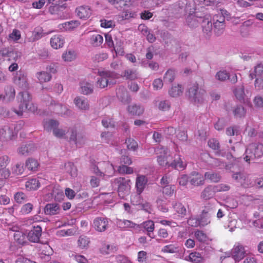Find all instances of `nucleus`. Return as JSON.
I'll use <instances>...</instances> for the list:
<instances>
[{
    "label": "nucleus",
    "instance_id": "obj_1",
    "mask_svg": "<svg viewBox=\"0 0 263 263\" xmlns=\"http://www.w3.org/2000/svg\"><path fill=\"white\" fill-rule=\"evenodd\" d=\"M186 95L191 102L195 104H200L205 101L206 92L203 87L195 82L189 86Z\"/></svg>",
    "mask_w": 263,
    "mask_h": 263
},
{
    "label": "nucleus",
    "instance_id": "obj_2",
    "mask_svg": "<svg viewBox=\"0 0 263 263\" xmlns=\"http://www.w3.org/2000/svg\"><path fill=\"white\" fill-rule=\"evenodd\" d=\"M19 100V110L16 111L18 115H22L23 112L29 111L34 112L37 109V107L31 101V97L26 90L20 92L18 95Z\"/></svg>",
    "mask_w": 263,
    "mask_h": 263
},
{
    "label": "nucleus",
    "instance_id": "obj_3",
    "mask_svg": "<svg viewBox=\"0 0 263 263\" xmlns=\"http://www.w3.org/2000/svg\"><path fill=\"white\" fill-rule=\"evenodd\" d=\"M263 74V65L258 64L249 72V78L252 80L255 79L254 87L257 90H260L263 89V78L261 76Z\"/></svg>",
    "mask_w": 263,
    "mask_h": 263
},
{
    "label": "nucleus",
    "instance_id": "obj_4",
    "mask_svg": "<svg viewBox=\"0 0 263 263\" xmlns=\"http://www.w3.org/2000/svg\"><path fill=\"white\" fill-rule=\"evenodd\" d=\"M263 155V145L260 143H252L246 150L245 160L247 162L255 158H260Z\"/></svg>",
    "mask_w": 263,
    "mask_h": 263
},
{
    "label": "nucleus",
    "instance_id": "obj_5",
    "mask_svg": "<svg viewBox=\"0 0 263 263\" xmlns=\"http://www.w3.org/2000/svg\"><path fill=\"white\" fill-rule=\"evenodd\" d=\"M99 77L96 82L97 87L103 89L108 85H114L115 82L113 81L116 78V74L110 71H102L99 72Z\"/></svg>",
    "mask_w": 263,
    "mask_h": 263
},
{
    "label": "nucleus",
    "instance_id": "obj_6",
    "mask_svg": "<svg viewBox=\"0 0 263 263\" xmlns=\"http://www.w3.org/2000/svg\"><path fill=\"white\" fill-rule=\"evenodd\" d=\"M214 209L212 205L208 203L205 205L199 218L200 226L204 227L210 223L211 217L214 214Z\"/></svg>",
    "mask_w": 263,
    "mask_h": 263
},
{
    "label": "nucleus",
    "instance_id": "obj_7",
    "mask_svg": "<svg viewBox=\"0 0 263 263\" xmlns=\"http://www.w3.org/2000/svg\"><path fill=\"white\" fill-rule=\"evenodd\" d=\"M155 152L157 154L160 155L158 156L157 161L159 164L163 167L167 165L170 166V154L167 148L165 147H158Z\"/></svg>",
    "mask_w": 263,
    "mask_h": 263
},
{
    "label": "nucleus",
    "instance_id": "obj_8",
    "mask_svg": "<svg viewBox=\"0 0 263 263\" xmlns=\"http://www.w3.org/2000/svg\"><path fill=\"white\" fill-rule=\"evenodd\" d=\"M13 82L16 86L24 91L29 88L27 74L22 71L17 72L13 78Z\"/></svg>",
    "mask_w": 263,
    "mask_h": 263
},
{
    "label": "nucleus",
    "instance_id": "obj_9",
    "mask_svg": "<svg viewBox=\"0 0 263 263\" xmlns=\"http://www.w3.org/2000/svg\"><path fill=\"white\" fill-rule=\"evenodd\" d=\"M112 186H118L119 193L128 191L130 187L129 179H126L123 177H119L111 181Z\"/></svg>",
    "mask_w": 263,
    "mask_h": 263
},
{
    "label": "nucleus",
    "instance_id": "obj_10",
    "mask_svg": "<svg viewBox=\"0 0 263 263\" xmlns=\"http://www.w3.org/2000/svg\"><path fill=\"white\" fill-rule=\"evenodd\" d=\"M246 251L244 247L240 245L234 246L232 250V258H225V261L233 260V259L236 261H239L241 260L245 255Z\"/></svg>",
    "mask_w": 263,
    "mask_h": 263
},
{
    "label": "nucleus",
    "instance_id": "obj_11",
    "mask_svg": "<svg viewBox=\"0 0 263 263\" xmlns=\"http://www.w3.org/2000/svg\"><path fill=\"white\" fill-rule=\"evenodd\" d=\"M10 158L8 156L5 155L0 157V177L4 178H8L10 172L6 168L10 162Z\"/></svg>",
    "mask_w": 263,
    "mask_h": 263
},
{
    "label": "nucleus",
    "instance_id": "obj_12",
    "mask_svg": "<svg viewBox=\"0 0 263 263\" xmlns=\"http://www.w3.org/2000/svg\"><path fill=\"white\" fill-rule=\"evenodd\" d=\"M201 24L204 36L206 37H210L212 35L213 28L212 27V23L210 20V15H204Z\"/></svg>",
    "mask_w": 263,
    "mask_h": 263
},
{
    "label": "nucleus",
    "instance_id": "obj_13",
    "mask_svg": "<svg viewBox=\"0 0 263 263\" xmlns=\"http://www.w3.org/2000/svg\"><path fill=\"white\" fill-rule=\"evenodd\" d=\"M108 219L103 217L96 218L93 222L95 230L100 232L105 231L108 228Z\"/></svg>",
    "mask_w": 263,
    "mask_h": 263
},
{
    "label": "nucleus",
    "instance_id": "obj_14",
    "mask_svg": "<svg viewBox=\"0 0 263 263\" xmlns=\"http://www.w3.org/2000/svg\"><path fill=\"white\" fill-rule=\"evenodd\" d=\"M42 234V228L40 226L33 227L27 235V238L30 241L38 242Z\"/></svg>",
    "mask_w": 263,
    "mask_h": 263
},
{
    "label": "nucleus",
    "instance_id": "obj_15",
    "mask_svg": "<svg viewBox=\"0 0 263 263\" xmlns=\"http://www.w3.org/2000/svg\"><path fill=\"white\" fill-rule=\"evenodd\" d=\"M225 18L220 16L219 20H216L213 23V31L217 35L222 34L225 28Z\"/></svg>",
    "mask_w": 263,
    "mask_h": 263
},
{
    "label": "nucleus",
    "instance_id": "obj_16",
    "mask_svg": "<svg viewBox=\"0 0 263 263\" xmlns=\"http://www.w3.org/2000/svg\"><path fill=\"white\" fill-rule=\"evenodd\" d=\"M73 103L80 110L86 111L89 109V103L86 98L80 96L76 97L73 100Z\"/></svg>",
    "mask_w": 263,
    "mask_h": 263
},
{
    "label": "nucleus",
    "instance_id": "obj_17",
    "mask_svg": "<svg viewBox=\"0 0 263 263\" xmlns=\"http://www.w3.org/2000/svg\"><path fill=\"white\" fill-rule=\"evenodd\" d=\"M61 211L60 206L56 203H48L44 208V213L47 215L59 214Z\"/></svg>",
    "mask_w": 263,
    "mask_h": 263
},
{
    "label": "nucleus",
    "instance_id": "obj_18",
    "mask_svg": "<svg viewBox=\"0 0 263 263\" xmlns=\"http://www.w3.org/2000/svg\"><path fill=\"white\" fill-rule=\"evenodd\" d=\"M147 183V178L144 175H138L136 180L137 193L141 194Z\"/></svg>",
    "mask_w": 263,
    "mask_h": 263
},
{
    "label": "nucleus",
    "instance_id": "obj_19",
    "mask_svg": "<svg viewBox=\"0 0 263 263\" xmlns=\"http://www.w3.org/2000/svg\"><path fill=\"white\" fill-rule=\"evenodd\" d=\"M77 15L81 19H86L91 14V10L89 7L82 6L77 8L76 10Z\"/></svg>",
    "mask_w": 263,
    "mask_h": 263
},
{
    "label": "nucleus",
    "instance_id": "obj_20",
    "mask_svg": "<svg viewBox=\"0 0 263 263\" xmlns=\"http://www.w3.org/2000/svg\"><path fill=\"white\" fill-rule=\"evenodd\" d=\"M94 85L93 83L88 82H82L80 84V91L84 95H89L93 92Z\"/></svg>",
    "mask_w": 263,
    "mask_h": 263
},
{
    "label": "nucleus",
    "instance_id": "obj_21",
    "mask_svg": "<svg viewBox=\"0 0 263 263\" xmlns=\"http://www.w3.org/2000/svg\"><path fill=\"white\" fill-rule=\"evenodd\" d=\"M35 148L34 144H23L18 148L17 153L21 155L27 156L34 151Z\"/></svg>",
    "mask_w": 263,
    "mask_h": 263
},
{
    "label": "nucleus",
    "instance_id": "obj_22",
    "mask_svg": "<svg viewBox=\"0 0 263 263\" xmlns=\"http://www.w3.org/2000/svg\"><path fill=\"white\" fill-rule=\"evenodd\" d=\"M116 94L118 98L123 103H128L130 101V98L128 96L126 88L120 86L116 90Z\"/></svg>",
    "mask_w": 263,
    "mask_h": 263
},
{
    "label": "nucleus",
    "instance_id": "obj_23",
    "mask_svg": "<svg viewBox=\"0 0 263 263\" xmlns=\"http://www.w3.org/2000/svg\"><path fill=\"white\" fill-rule=\"evenodd\" d=\"M217 192L215 185H209L207 186L202 192L201 198L208 200L214 197L215 194Z\"/></svg>",
    "mask_w": 263,
    "mask_h": 263
},
{
    "label": "nucleus",
    "instance_id": "obj_24",
    "mask_svg": "<svg viewBox=\"0 0 263 263\" xmlns=\"http://www.w3.org/2000/svg\"><path fill=\"white\" fill-rule=\"evenodd\" d=\"M185 259L192 263H203L204 262V258L199 253L197 252L191 253L188 256L185 257Z\"/></svg>",
    "mask_w": 263,
    "mask_h": 263
},
{
    "label": "nucleus",
    "instance_id": "obj_25",
    "mask_svg": "<svg viewBox=\"0 0 263 263\" xmlns=\"http://www.w3.org/2000/svg\"><path fill=\"white\" fill-rule=\"evenodd\" d=\"M122 76L126 80H135L139 78V74L136 69L127 68L122 72Z\"/></svg>",
    "mask_w": 263,
    "mask_h": 263
},
{
    "label": "nucleus",
    "instance_id": "obj_26",
    "mask_svg": "<svg viewBox=\"0 0 263 263\" xmlns=\"http://www.w3.org/2000/svg\"><path fill=\"white\" fill-rule=\"evenodd\" d=\"M203 17L204 16L190 15L186 18V22L191 27H196L199 23H201Z\"/></svg>",
    "mask_w": 263,
    "mask_h": 263
},
{
    "label": "nucleus",
    "instance_id": "obj_27",
    "mask_svg": "<svg viewBox=\"0 0 263 263\" xmlns=\"http://www.w3.org/2000/svg\"><path fill=\"white\" fill-rule=\"evenodd\" d=\"M209 146L214 150H216V154L218 156H224L225 149H219L220 145L218 141L215 139H212L208 141Z\"/></svg>",
    "mask_w": 263,
    "mask_h": 263
},
{
    "label": "nucleus",
    "instance_id": "obj_28",
    "mask_svg": "<svg viewBox=\"0 0 263 263\" xmlns=\"http://www.w3.org/2000/svg\"><path fill=\"white\" fill-rule=\"evenodd\" d=\"M192 175L193 177L190 180L192 185L199 186L204 183V179L201 174L197 172H193Z\"/></svg>",
    "mask_w": 263,
    "mask_h": 263
},
{
    "label": "nucleus",
    "instance_id": "obj_29",
    "mask_svg": "<svg viewBox=\"0 0 263 263\" xmlns=\"http://www.w3.org/2000/svg\"><path fill=\"white\" fill-rule=\"evenodd\" d=\"M64 43V38L60 35H55L51 38V46L54 49H58L63 47Z\"/></svg>",
    "mask_w": 263,
    "mask_h": 263
},
{
    "label": "nucleus",
    "instance_id": "obj_30",
    "mask_svg": "<svg viewBox=\"0 0 263 263\" xmlns=\"http://www.w3.org/2000/svg\"><path fill=\"white\" fill-rule=\"evenodd\" d=\"M59 122L53 119H48L44 121V129L48 132L52 130L53 132L59 126Z\"/></svg>",
    "mask_w": 263,
    "mask_h": 263
},
{
    "label": "nucleus",
    "instance_id": "obj_31",
    "mask_svg": "<svg viewBox=\"0 0 263 263\" xmlns=\"http://www.w3.org/2000/svg\"><path fill=\"white\" fill-rule=\"evenodd\" d=\"M50 107L53 111L60 115H64L66 113L67 109L66 107L62 104L57 103L54 101H52L50 103Z\"/></svg>",
    "mask_w": 263,
    "mask_h": 263
},
{
    "label": "nucleus",
    "instance_id": "obj_32",
    "mask_svg": "<svg viewBox=\"0 0 263 263\" xmlns=\"http://www.w3.org/2000/svg\"><path fill=\"white\" fill-rule=\"evenodd\" d=\"M80 25L78 21H71L59 25L60 29L63 28L65 30H72Z\"/></svg>",
    "mask_w": 263,
    "mask_h": 263
},
{
    "label": "nucleus",
    "instance_id": "obj_33",
    "mask_svg": "<svg viewBox=\"0 0 263 263\" xmlns=\"http://www.w3.org/2000/svg\"><path fill=\"white\" fill-rule=\"evenodd\" d=\"M232 110L234 117L236 118H243L246 114V109L244 107L241 105L234 106Z\"/></svg>",
    "mask_w": 263,
    "mask_h": 263
},
{
    "label": "nucleus",
    "instance_id": "obj_34",
    "mask_svg": "<svg viewBox=\"0 0 263 263\" xmlns=\"http://www.w3.org/2000/svg\"><path fill=\"white\" fill-rule=\"evenodd\" d=\"M40 186V182L37 179H31L26 182L25 186L28 191L36 190Z\"/></svg>",
    "mask_w": 263,
    "mask_h": 263
},
{
    "label": "nucleus",
    "instance_id": "obj_35",
    "mask_svg": "<svg viewBox=\"0 0 263 263\" xmlns=\"http://www.w3.org/2000/svg\"><path fill=\"white\" fill-rule=\"evenodd\" d=\"M183 87L181 85L173 86L168 91L169 95L172 97H177L182 94Z\"/></svg>",
    "mask_w": 263,
    "mask_h": 263
},
{
    "label": "nucleus",
    "instance_id": "obj_36",
    "mask_svg": "<svg viewBox=\"0 0 263 263\" xmlns=\"http://www.w3.org/2000/svg\"><path fill=\"white\" fill-rule=\"evenodd\" d=\"M64 169L66 172L68 173L71 177H75L77 175V169L72 162H68L64 165Z\"/></svg>",
    "mask_w": 263,
    "mask_h": 263
},
{
    "label": "nucleus",
    "instance_id": "obj_37",
    "mask_svg": "<svg viewBox=\"0 0 263 263\" xmlns=\"http://www.w3.org/2000/svg\"><path fill=\"white\" fill-rule=\"evenodd\" d=\"M142 226L147 231L148 236L152 238H154L155 237L152 235L155 229L154 222L152 220H147L142 223Z\"/></svg>",
    "mask_w": 263,
    "mask_h": 263
},
{
    "label": "nucleus",
    "instance_id": "obj_38",
    "mask_svg": "<svg viewBox=\"0 0 263 263\" xmlns=\"http://www.w3.org/2000/svg\"><path fill=\"white\" fill-rule=\"evenodd\" d=\"M204 178L205 179L210 180L213 182H218L221 179L220 175L215 172H207L204 174Z\"/></svg>",
    "mask_w": 263,
    "mask_h": 263
},
{
    "label": "nucleus",
    "instance_id": "obj_39",
    "mask_svg": "<svg viewBox=\"0 0 263 263\" xmlns=\"http://www.w3.org/2000/svg\"><path fill=\"white\" fill-rule=\"evenodd\" d=\"M36 77L41 83L49 82L51 79V74L46 71L38 72Z\"/></svg>",
    "mask_w": 263,
    "mask_h": 263
},
{
    "label": "nucleus",
    "instance_id": "obj_40",
    "mask_svg": "<svg viewBox=\"0 0 263 263\" xmlns=\"http://www.w3.org/2000/svg\"><path fill=\"white\" fill-rule=\"evenodd\" d=\"M102 164H103L106 167L104 173L103 174V176L104 177L105 176H107L108 177L112 176L115 172V168L112 164L108 162H104Z\"/></svg>",
    "mask_w": 263,
    "mask_h": 263
},
{
    "label": "nucleus",
    "instance_id": "obj_41",
    "mask_svg": "<svg viewBox=\"0 0 263 263\" xmlns=\"http://www.w3.org/2000/svg\"><path fill=\"white\" fill-rule=\"evenodd\" d=\"M5 91L6 95L3 98L6 99L8 101L13 100L15 96L14 88L11 86H7L5 88Z\"/></svg>",
    "mask_w": 263,
    "mask_h": 263
},
{
    "label": "nucleus",
    "instance_id": "obj_42",
    "mask_svg": "<svg viewBox=\"0 0 263 263\" xmlns=\"http://www.w3.org/2000/svg\"><path fill=\"white\" fill-rule=\"evenodd\" d=\"M90 43L93 46H100L103 41V36L99 34L95 33L90 37Z\"/></svg>",
    "mask_w": 263,
    "mask_h": 263
},
{
    "label": "nucleus",
    "instance_id": "obj_43",
    "mask_svg": "<svg viewBox=\"0 0 263 263\" xmlns=\"http://www.w3.org/2000/svg\"><path fill=\"white\" fill-rule=\"evenodd\" d=\"M170 166L177 170L183 169L185 165L179 156H177L173 162H171Z\"/></svg>",
    "mask_w": 263,
    "mask_h": 263
},
{
    "label": "nucleus",
    "instance_id": "obj_44",
    "mask_svg": "<svg viewBox=\"0 0 263 263\" xmlns=\"http://www.w3.org/2000/svg\"><path fill=\"white\" fill-rule=\"evenodd\" d=\"M175 71L172 69H168L165 73L163 77V81L166 83H171L175 78Z\"/></svg>",
    "mask_w": 263,
    "mask_h": 263
},
{
    "label": "nucleus",
    "instance_id": "obj_45",
    "mask_svg": "<svg viewBox=\"0 0 263 263\" xmlns=\"http://www.w3.org/2000/svg\"><path fill=\"white\" fill-rule=\"evenodd\" d=\"M38 166V162L34 159L29 158L26 162V167L30 171H35Z\"/></svg>",
    "mask_w": 263,
    "mask_h": 263
},
{
    "label": "nucleus",
    "instance_id": "obj_46",
    "mask_svg": "<svg viewBox=\"0 0 263 263\" xmlns=\"http://www.w3.org/2000/svg\"><path fill=\"white\" fill-rule=\"evenodd\" d=\"M117 250L116 247L106 244L103 245L100 249L101 252L104 254H109L116 252Z\"/></svg>",
    "mask_w": 263,
    "mask_h": 263
},
{
    "label": "nucleus",
    "instance_id": "obj_47",
    "mask_svg": "<svg viewBox=\"0 0 263 263\" xmlns=\"http://www.w3.org/2000/svg\"><path fill=\"white\" fill-rule=\"evenodd\" d=\"M128 111L133 115H140L143 112V108L137 105H132L128 107Z\"/></svg>",
    "mask_w": 263,
    "mask_h": 263
},
{
    "label": "nucleus",
    "instance_id": "obj_48",
    "mask_svg": "<svg viewBox=\"0 0 263 263\" xmlns=\"http://www.w3.org/2000/svg\"><path fill=\"white\" fill-rule=\"evenodd\" d=\"M127 148L129 150L135 151L138 147V143L133 139L129 138L126 140Z\"/></svg>",
    "mask_w": 263,
    "mask_h": 263
},
{
    "label": "nucleus",
    "instance_id": "obj_49",
    "mask_svg": "<svg viewBox=\"0 0 263 263\" xmlns=\"http://www.w3.org/2000/svg\"><path fill=\"white\" fill-rule=\"evenodd\" d=\"M89 242V238L85 236H81L78 240V246L81 249L87 248Z\"/></svg>",
    "mask_w": 263,
    "mask_h": 263
},
{
    "label": "nucleus",
    "instance_id": "obj_50",
    "mask_svg": "<svg viewBox=\"0 0 263 263\" xmlns=\"http://www.w3.org/2000/svg\"><path fill=\"white\" fill-rule=\"evenodd\" d=\"M12 134V130L9 126H5L0 129V137L5 139L10 138Z\"/></svg>",
    "mask_w": 263,
    "mask_h": 263
},
{
    "label": "nucleus",
    "instance_id": "obj_51",
    "mask_svg": "<svg viewBox=\"0 0 263 263\" xmlns=\"http://www.w3.org/2000/svg\"><path fill=\"white\" fill-rule=\"evenodd\" d=\"M173 206L176 212L179 214H181V215H185L186 210L182 203L175 202L173 204Z\"/></svg>",
    "mask_w": 263,
    "mask_h": 263
},
{
    "label": "nucleus",
    "instance_id": "obj_52",
    "mask_svg": "<svg viewBox=\"0 0 263 263\" xmlns=\"http://www.w3.org/2000/svg\"><path fill=\"white\" fill-rule=\"evenodd\" d=\"M195 236L196 239L200 242H204L208 240L206 234L202 231H196L195 233Z\"/></svg>",
    "mask_w": 263,
    "mask_h": 263
},
{
    "label": "nucleus",
    "instance_id": "obj_53",
    "mask_svg": "<svg viewBox=\"0 0 263 263\" xmlns=\"http://www.w3.org/2000/svg\"><path fill=\"white\" fill-rule=\"evenodd\" d=\"M234 93L238 99H243L245 95L244 86L243 85H241L237 87L234 90Z\"/></svg>",
    "mask_w": 263,
    "mask_h": 263
},
{
    "label": "nucleus",
    "instance_id": "obj_54",
    "mask_svg": "<svg viewBox=\"0 0 263 263\" xmlns=\"http://www.w3.org/2000/svg\"><path fill=\"white\" fill-rule=\"evenodd\" d=\"M118 172L121 174H131L133 173V169L126 165H122L119 166Z\"/></svg>",
    "mask_w": 263,
    "mask_h": 263
},
{
    "label": "nucleus",
    "instance_id": "obj_55",
    "mask_svg": "<svg viewBox=\"0 0 263 263\" xmlns=\"http://www.w3.org/2000/svg\"><path fill=\"white\" fill-rule=\"evenodd\" d=\"M118 224L120 226V227L130 228H135V226H137L136 223L128 220H120L118 222Z\"/></svg>",
    "mask_w": 263,
    "mask_h": 263
},
{
    "label": "nucleus",
    "instance_id": "obj_56",
    "mask_svg": "<svg viewBox=\"0 0 263 263\" xmlns=\"http://www.w3.org/2000/svg\"><path fill=\"white\" fill-rule=\"evenodd\" d=\"M14 238L15 240L20 245H24L26 242L25 236L22 232H16L15 233Z\"/></svg>",
    "mask_w": 263,
    "mask_h": 263
},
{
    "label": "nucleus",
    "instance_id": "obj_57",
    "mask_svg": "<svg viewBox=\"0 0 263 263\" xmlns=\"http://www.w3.org/2000/svg\"><path fill=\"white\" fill-rule=\"evenodd\" d=\"M80 137H82V135H77V131L74 129H71V135L70 136V140L74 142L76 144L78 143H81L83 141L79 140Z\"/></svg>",
    "mask_w": 263,
    "mask_h": 263
},
{
    "label": "nucleus",
    "instance_id": "obj_58",
    "mask_svg": "<svg viewBox=\"0 0 263 263\" xmlns=\"http://www.w3.org/2000/svg\"><path fill=\"white\" fill-rule=\"evenodd\" d=\"M158 108L162 111L168 110L171 107V103L168 100L161 101L158 105Z\"/></svg>",
    "mask_w": 263,
    "mask_h": 263
},
{
    "label": "nucleus",
    "instance_id": "obj_59",
    "mask_svg": "<svg viewBox=\"0 0 263 263\" xmlns=\"http://www.w3.org/2000/svg\"><path fill=\"white\" fill-rule=\"evenodd\" d=\"M27 196L23 192H17L14 195L15 200L17 203H23L27 200Z\"/></svg>",
    "mask_w": 263,
    "mask_h": 263
},
{
    "label": "nucleus",
    "instance_id": "obj_60",
    "mask_svg": "<svg viewBox=\"0 0 263 263\" xmlns=\"http://www.w3.org/2000/svg\"><path fill=\"white\" fill-rule=\"evenodd\" d=\"M215 77L220 81H224L229 78V73L226 70L219 71L217 72Z\"/></svg>",
    "mask_w": 263,
    "mask_h": 263
},
{
    "label": "nucleus",
    "instance_id": "obj_61",
    "mask_svg": "<svg viewBox=\"0 0 263 263\" xmlns=\"http://www.w3.org/2000/svg\"><path fill=\"white\" fill-rule=\"evenodd\" d=\"M143 199L142 198L141 194L137 193V194L132 196L131 201L134 205H140L141 204Z\"/></svg>",
    "mask_w": 263,
    "mask_h": 263
},
{
    "label": "nucleus",
    "instance_id": "obj_62",
    "mask_svg": "<svg viewBox=\"0 0 263 263\" xmlns=\"http://www.w3.org/2000/svg\"><path fill=\"white\" fill-rule=\"evenodd\" d=\"M75 53L74 51H69L64 53L62 58L65 61H71L75 59Z\"/></svg>",
    "mask_w": 263,
    "mask_h": 263
},
{
    "label": "nucleus",
    "instance_id": "obj_63",
    "mask_svg": "<svg viewBox=\"0 0 263 263\" xmlns=\"http://www.w3.org/2000/svg\"><path fill=\"white\" fill-rule=\"evenodd\" d=\"M33 209V205L30 203H26L22 207L21 212L23 214L30 213Z\"/></svg>",
    "mask_w": 263,
    "mask_h": 263
},
{
    "label": "nucleus",
    "instance_id": "obj_64",
    "mask_svg": "<svg viewBox=\"0 0 263 263\" xmlns=\"http://www.w3.org/2000/svg\"><path fill=\"white\" fill-rule=\"evenodd\" d=\"M253 103L257 108L263 107V97L259 95L256 96L253 99Z\"/></svg>",
    "mask_w": 263,
    "mask_h": 263
}]
</instances>
